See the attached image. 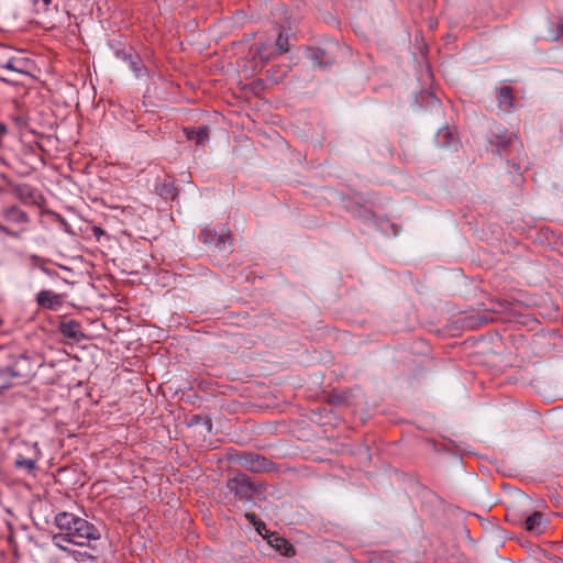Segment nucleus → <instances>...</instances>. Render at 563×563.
<instances>
[{
	"label": "nucleus",
	"instance_id": "nucleus-15",
	"mask_svg": "<svg viewBox=\"0 0 563 563\" xmlns=\"http://www.w3.org/2000/svg\"><path fill=\"white\" fill-rule=\"evenodd\" d=\"M185 134L189 141H195L198 145H203L208 141V129L201 126L198 130L186 128Z\"/></svg>",
	"mask_w": 563,
	"mask_h": 563
},
{
	"label": "nucleus",
	"instance_id": "nucleus-7",
	"mask_svg": "<svg viewBox=\"0 0 563 563\" xmlns=\"http://www.w3.org/2000/svg\"><path fill=\"white\" fill-rule=\"evenodd\" d=\"M199 240L209 246H214L222 252H227L230 247V239L227 235H219L210 230H202Z\"/></svg>",
	"mask_w": 563,
	"mask_h": 563
},
{
	"label": "nucleus",
	"instance_id": "nucleus-30",
	"mask_svg": "<svg viewBox=\"0 0 563 563\" xmlns=\"http://www.w3.org/2000/svg\"><path fill=\"white\" fill-rule=\"evenodd\" d=\"M8 132L7 125L2 122H0V136L5 135Z\"/></svg>",
	"mask_w": 563,
	"mask_h": 563
},
{
	"label": "nucleus",
	"instance_id": "nucleus-26",
	"mask_svg": "<svg viewBox=\"0 0 563 563\" xmlns=\"http://www.w3.org/2000/svg\"><path fill=\"white\" fill-rule=\"evenodd\" d=\"M206 417L203 416H200V415H195L192 418H191V424H202V419H206Z\"/></svg>",
	"mask_w": 563,
	"mask_h": 563
},
{
	"label": "nucleus",
	"instance_id": "nucleus-2",
	"mask_svg": "<svg viewBox=\"0 0 563 563\" xmlns=\"http://www.w3.org/2000/svg\"><path fill=\"white\" fill-rule=\"evenodd\" d=\"M0 356H4L8 363L0 367V395H3L13 386V380L26 379L33 375L31 358L24 354H10L0 347Z\"/></svg>",
	"mask_w": 563,
	"mask_h": 563
},
{
	"label": "nucleus",
	"instance_id": "nucleus-17",
	"mask_svg": "<svg viewBox=\"0 0 563 563\" xmlns=\"http://www.w3.org/2000/svg\"><path fill=\"white\" fill-rule=\"evenodd\" d=\"M123 58L129 59L130 69L134 73L136 78H142L147 75L146 67L143 65L141 60H135L131 55L123 54Z\"/></svg>",
	"mask_w": 563,
	"mask_h": 563
},
{
	"label": "nucleus",
	"instance_id": "nucleus-28",
	"mask_svg": "<svg viewBox=\"0 0 563 563\" xmlns=\"http://www.w3.org/2000/svg\"><path fill=\"white\" fill-rule=\"evenodd\" d=\"M92 232L97 239L104 234V231L100 227H93Z\"/></svg>",
	"mask_w": 563,
	"mask_h": 563
},
{
	"label": "nucleus",
	"instance_id": "nucleus-5",
	"mask_svg": "<svg viewBox=\"0 0 563 563\" xmlns=\"http://www.w3.org/2000/svg\"><path fill=\"white\" fill-rule=\"evenodd\" d=\"M229 492L234 494L240 499H249L252 497L255 488L250 479L243 475L238 474L228 483Z\"/></svg>",
	"mask_w": 563,
	"mask_h": 563
},
{
	"label": "nucleus",
	"instance_id": "nucleus-13",
	"mask_svg": "<svg viewBox=\"0 0 563 563\" xmlns=\"http://www.w3.org/2000/svg\"><path fill=\"white\" fill-rule=\"evenodd\" d=\"M36 302L38 306L47 309H54L60 303L59 295L53 290H41L36 295Z\"/></svg>",
	"mask_w": 563,
	"mask_h": 563
},
{
	"label": "nucleus",
	"instance_id": "nucleus-8",
	"mask_svg": "<svg viewBox=\"0 0 563 563\" xmlns=\"http://www.w3.org/2000/svg\"><path fill=\"white\" fill-rule=\"evenodd\" d=\"M30 452L32 454L30 457H24L21 454L16 456L14 462L16 468H25L29 473H32L35 470V464L41 454L36 442L31 444Z\"/></svg>",
	"mask_w": 563,
	"mask_h": 563
},
{
	"label": "nucleus",
	"instance_id": "nucleus-31",
	"mask_svg": "<svg viewBox=\"0 0 563 563\" xmlns=\"http://www.w3.org/2000/svg\"><path fill=\"white\" fill-rule=\"evenodd\" d=\"M275 542H276V544H275V545H276L278 549H280V548H282V544H285V543H286V542H285V540H284V539H280V538H275Z\"/></svg>",
	"mask_w": 563,
	"mask_h": 563
},
{
	"label": "nucleus",
	"instance_id": "nucleus-29",
	"mask_svg": "<svg viewBox=\"0 0 563 563\" xmlns=\"http://www.w3.org/2000/svg\"><path fill=\"white\" fill-rule=\"evenodd\" d=\"M0 232L5 233V234L11 235V236H16L15 233L10 231L7 227L2 225L1 223H0Z\"/></svg>",
	"mask_w": 563,
	"mask_h": 563
},
{
	"label": "nucleus",
	"instance_id": "nucleus-1",
	"mask_svg": "<svg viewBox=\"0 0 563 563\" xmlns=\"http://www.w3.org/2000/svg\"><path fill=\"white\" fill-rule=\"evenodd\" d=\"M55 525L59 529V533L53 534V544L57 541H67L71 544L84 547L87 541L99 540L101 534L99 529L71 512L62 511L55 516Z\"/></svg>",
	"mask_w": 563,
	"mask_h": 563
},
{
	"label": "nucleus",
	"instance_id": "nucleus-23",
	"mask_svg": "<svg viewBox=\"0 0 563 563\" xmlns=\"http://www.w3.org/2000/svg\"><path fill=\"white\" fill-rule=\"evenodd\" d=\"M76 560H80L82 562H95L96 556L88 552H74Z\"/></svg>",
	"mask_w": 563,
	"mask_h": 563
},
{
	"label": "nucleus",
	"instance_id": "nucleus-3",
	"mask_svg": "<svg viewBox=\"0 0 563 563\" xmlns=\"http://www.w3.org/2000/svg\"><path fill=\"white\" fill-rule=\"evenodd\" d=\"M488 143L495 147L497 154L501 158L510 157L511 153L515 154V158L520 164L526 156L523 145L515 133H509L503 126H495L490 130L487 136Z\"/></svg>",
	"mask_w": 563,
	"mask_h": 563
},
{
	"label": "nucleus",
	"instance_id": "nucleus-22",
	"mask_svg": "<svg viewBox=\"0 0 563 563\" xmlns=\"http://www.w3.org/2000/svg\"><path fill=\"white\" fill-rule=\"evenodd\" d=\"M12 120L16 124L19 129H26L27 126V117L24 114L12 115Z\"/></svg>",
	"mask_w": 563,
	"mask_h": 563
},
{
	"label": "nucleus",
	"instance_id": "nucleus-24",
	"mask_svg": "<svg viewBox=\"0 0 563 563\" xmlns=\"http://www.w3.org/2000/svg\"><path fill=\"white\" fill-rule=\"evenodd\" d=\"M161 195H164L166 198H172L174 199V188L173 187H167L166 185H164V189L161 191Z\"/></svg>",
	"mask_w": 563,
	"mask_h": 563
},
{
	"label": "nucleus",
	"instance_id": "nucleus-14",
	"mask_svg": "<svg viewBox=\"0 0 563 563\" xmlns=\"http://www.w3.org/2000/svg\"><path fill=\"white\" fill-rule=\"evenodd\" d=\"M3 217L7 221L19 224L27 223L30 220L26 212L22 211L20 208L15 206L7 208L3 212Z\"/></svg>",
	"mask_w": 563,
	"mask_h": 563
},
{
	"label": "nucleus",
	"instance_id": "nucleus-33",
	"mask_svg": "<svg viewBox=\"0 0 563 563\" xmlns=\"http://www.w3.org/2000/svg\"><path fill=\"white\" fill-rule=\"evenodd\" d=\"M44 2L45 5H48L51 4L52 0H42Z\"/></svg>",
	"mask_w": 563,
	"mask_h": 563
},
{
	"label": "nucleus",
	"instance_id": "nucleus-6",
	"mask_svg": "<svg viewBox=\"0 0 563 563\" xmlns=\"http://www.w3.org/2000/svg\"><path fill=\"white\" fill-rule=\"evenodd\" d=\"M288 49H289V37L287 34L280 32L276 40L274 53H267V45L263 44L257 48V55L264 63H267L274 55H280L283 53L288 52Z\"/></svg>",
	"mask_w": 563,
	"mask_h": 563
},
{
	"label": "nucleus",
	"instance_id": "nucleus-19",
	"mask_svg": "<svg viewBox=\"0 0 563 563\" xmlns=\"http://www.w3.org/2000/svg\"><path fill=\"white\" fill-rule=\"evenodd\" d=\"M324 55H325L324 51H322V49H313L309 54V59L311 60L313 66L327 67L329 65H332L334 63L333 59H328L327 62H323Z\"/></svg>",
	"mask_w": 563,
	"mask_h": 563
},
{
	"label": "nucleus",
	"instance_id": "nucleus-16",
	"mask_svg": "<svg viewBox=\"0 0 563 563\" xmlns=\"http://www.w3.org/2000/svg\"><path fill=\"white\" fill-rule=\"evenodd\" d=\"M16 198L23 203L35 201V191L27 185H20L15 188Z\"/></svg>",
	"mask_w": 563,
	"mask_h": 563
},
{
	"label": "nucleus",
	"instance_id": "nucleus-4",
	"mask_svg": "<svg viewBox=\"0 0 563 563\" xmlns=\"http://www.w3.org/2000/svg\"><path fill=\"white\" fill-rule=\"evenodd\" d=\"M488 143L495 147L497 154L501 158L510 157L511 153L515 154V158L520 164L526 156L523 145L515 133H509L503 126H495L490 130L487 136Z\"/></svg>",
	"mask_w": 563,
	"mask_h": 563
},
{
	"label": "nucleus",
	"instance_id": "nucleus-21",
	"mask_svg": "<svg viewBox=\"0 0 563 563\" xmlns=\"http://www.w3.org/2000/svg\"><path fill=\"white\" fill-rule=\"evenodd\" d=\"M420 102L434 106L435 103H440V100L432 91H423L420 97Z\"/></svg>",
	"mask_w": 563,
	"mask_h": 563
},
{
	"label": "nucleus",
	"instance_id": "nucleus-32",
	"mask_svg": "<svg viewBox=\"0 0 563 563\" xmlns=\"http://www.w3.org/2000/svg\"><path fill=\"white\" fill-rule=\"evenodd\" d=\"M63 332H64V334H66L69 338H76V332H73V330H69V331L64 330Z\"/></svg>",
	"mask_w": 563,
	"mask_h": 563
},
{
	"label": "nucleus",
	"instance_id": "nucleus-12",
	"mask_svg": "<svg viewBox=\"0 0 563 563\" xmlns=\"http://www.w3.org/2000/svg\"><path fill=\"white\" fill-rule=\"evenodd\" d=\"M0 67L16 74H27L29 60L21 57H10L4 62H0Z\"/></svg>",
	"mask_w": 563,
	"mask_h": 563
},
{
	"label": "nucleus",
	"instance_id": "nucleus-10",
	"mask_svg": "<svg viewBox=\"0 0 563 563\" xmlns=\"http://www.w3.org/2000/svg\"><path fill=\"white\" fill-rule=\"evenodd\" d=\"M242 465L251 472L260 473L267 468V460L255 453H247L242 457Z\"/></svg>",
	"mask_w": 563,
	"mask_h": 563
},
{
	"label": "nucleus",
	"instance_id": "nucleus-11",
	"mask_svg": "<svg viewBox=\"0 0 563 563\" xmlns=\"http://www.w3.org/2000/svg\"><path fill=\"white\" fill-rule=\"evenodd\" d=\"M434 141L439 147L446 150H454L457 144L454 133L448 126L439 129L434 136Z\"/></svg>",
	"mask_w": 563,
	"mask_h": 563
},
{
	"label": "nucleus",
	"instance_id": "nucleus-9",
	"mask_svg": "<svg viewBox=\"0 0 563 563\" xmlns=\"http://www.w3.org/2000/svg\"><path fill=\"white\" fill-rule=\"evenodd\" d=\"M547 525L548 521L544 515L539 511L532 512L523 521L525 529L534 534H541L547 528Z\"/></svg>",
	"mask_w": 563,
	"mask_h": 563
},
{
	"label": "nucleus",
	"instance_id": "nucleus-20",
	"mask_svg": "<svg viewBox=\"0 0 563 563\" xmlns=\"http://www.w3.org/2000/svg\"><path fill=\"white\" fill-rule=\"evenodd\" d=\"M287 71H288V67H272L271 69L267 70V74H268V78L271 79V81L277 84L286 75H287Z\"/></svg>",
	"mask_w": 563,
	"mask_h": 563
},
{
	"label": "nucleus",
	"instance_id": "nucleus-27",
	"mask_svg": "<svg viewBox=\"0 0 563 563\" xmlns=\"http://www.w3.org/2000/svg\"><path fill=\"white\" fill-rule=\"evenodd\" d=\"M57 543L58 544H54V545L64 552L71 553V551L67 547H65V543H68L67 541H57Z\"/></svg>",
	"mask_w": 563,
	"mask_h": 563
},
{
	"label": "nucleus",
	"instance_id": "nucleus-25",
	"mask_svg": "<svg viewBox=\"0 0 563 563\" xmlns=\"http://www.w3.org/2000/svg\"><path fill=\"white\" fill-rule=\"evenodd\" d=\"M205 427V429L207 430V432L211 433L212 432V420L207 417L206 419H202V424Z\"/></svg>",
	"mask_w": 563,
	"mask_h": 563
},
{
	"label": "nucleus",
	"instance_id": "nucleus-18",
	"mask_svg": "<svg viewBox=\"0 0 563 563\" xmlns=\"http://www.w3.org/2000/svg\"><path fill=\"white\" fill-rule=\"evenodd\" d=\"M499 106H512L514 103V90L509 86H503L498 89L497 97Z\"/></svg>",
	"mask_w": 563,
	"mask_h": 563
}]
</instances>
